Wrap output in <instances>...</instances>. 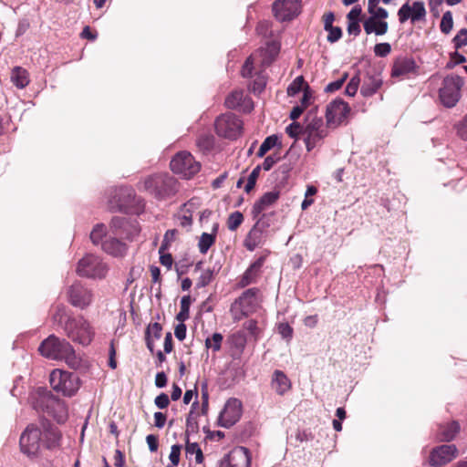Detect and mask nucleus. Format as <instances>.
Wrapping results in <instances>:
<instances>
[{"mask_svg":"<svg viewBox=\"0 0 467 467\" xmlns=\"http://www.w3.org/2000/svg\"><path fill=\"white\" fill-rule=\"evenodd\" d=\"M42 356L55 360H64L70 368H78L80 359L77 357L72 346L64 338L55 335L49 336L38 348Z\"/></svg>","mask_w":467,"mask_h":467,"instance_id":"f257e3e1","label":"nucleus"},{"mask_svg":"<svg viewBox=\"0 0 467 467\" xmlns=\"http://www.w3.org/2000/svg\"><path fill=\"white\" fill-rule=\"evenodd\" d=\"M141 187L158 200L173 196L178 192L177 181L168 174H155L145 179Z\"/></svg>","mask_w":467,"mask_h":467,"instance_id":"f03ea898","label":"nucleus"},{"mask_svg":"<svg viewBox=\"0 0 467 467\" xmlns=\"http://www.w3.org/2000/svg\"><path fill=\"white\" fill-rule=\"evenodd\" d=\"M303 136L307 151H311L314 148L319 146L327 136V130L322 118L308 114L306 118Z\"/></svg>","mask_w":467,"mask_h":467,"instance_id":"7ed1b4c3","label":"nucleus"},{"mask_svg":"<svg viewBox=\"0 0 467 467\" xmlns=\"http://www.w3.org/2000/svg\"><path fill=\"white\" fill-rule=\"evenodd\" d=\"M64 330L72 341L83 346L88 345L94 337L93 328L83 317L67 318Z\"/></svg>","mask_w":467,"mask_h":467,"instance_id":"20e7f679","label":"nucleus"},{"mask_svg":"<svg viewBox=\"0 0 467 467\" xmlns=\"http://www.w3.org/2000/svg\"><path fill=\"white\" fill-rule=\"evenodd\" d=\"M52 389L64 396H73L79 388L78 378L75 373L54 369L49 377Z\"/></svg>","mask_w":467,"mask_h":467,"instance_id":"39448f33","label":"nucleus"},{"mask_svg":"<svg viewBox=\"0 0 467 467\" xmlns=\"http://www.w3.org/2000/svg\"><path fill=\"white\" fill-rule=\"evenodd\" d=\"M257 293V288H249L232 304L230 312L234 320L239 321L255 310Z\"/></svg>","mask_w":467,"mask_h":467,"instance_id":"423d86ee","label":"nucleus"},{"mask_svg":"<svg viewBox=\"0 0 467 467\" xmlns=\"http://www.w3.org/2000/svg\"><path fill=\"white\" fill-rule=\"evenodd\" d=\"M171 169L174 173L190 179L199 172L201 164L196 161L193 156L187 151L177 153L171 161Z\"/></svg>","mask_w":467,"mask_h":467,"instance_id":"0eeeda50","label":"nucleus"},{"mask_svg":"<svg viewBox=\"0 0 467 467\" xmlns=\"http://www.w3.org/2000/svg\"><path fill=\"white\" fill-rule=\"evenodd\" d=\"M108 272L107 265L94 254H87L78 263L77 273L88 278H103Z\"/></svg>","mask_w":467,"mask_h":467,"instance_id":"6e6552de","label":"nucleus"},{"mask_svg":"<svg viewBox=\"0 0 467 467\" xmlns=\"http://www.w3.org/2000/svg\"><path fill=\"white\" fill-rule=\"evenodd\" d=\"M463 80L459 76H447L440 88V99L447 108H452L461 98V88Z\"/></svg>","mask_w":467,"mask_h":467,"instance_id":"1a4fd4ad","label":"nucleus"},{"mask_svg":"<svg viewBox=\"0 0 467 467\" xmlns=\"http://www.w3.org/2000/svg\"><path fill=\"white\" fill-rule=\"evenodd\" d=\"M242 129V120L232 113L223 114L215 120V130L221 137L234 140L241 135Z\"/></svg>","mask_w":467,"mask_h":467,"instance_id":"9d476101","label":"nucleus"},{"mask_svg":"<svg viewBox=\"0 0 467 467\" xmlns=\"http://www.w3.org/2000/svg\"><path fill=\"white\" fill-rule=\"evenodd\" d=\"M42 432L34 425H29L21 434L19 444L23 453L35 456L40 449Z\"/></svg>","mask_w":467,"mask_h":467,"instance_id":"9b49d317","label":"nucleus"},{"mask_svg":"<svg viewBox=\"0 0 467 467\" xmlns=\"http://www.w3.org/2000/svg\"><path fill=\"white\" fill-rule=\"evenodd\" d=\"M350 111L348 105L342 99H335L327 106V126L336 128L340 125Z\"/></svg>","mask_w":467,"mask_h":467,"instance_id":"f8f14e48","label":"nucleus"},{"mask_svg":"<svg viewBox=\"0 0 467 467\" xmlns=\"http://www.w3.org/2000/svg\"><path fill=\"white\" fill-rule=\"evenodd\" d=\"M110 230L113 234L128 240H132L140 233V228L136 222L122 216H115L112 218Z\"/></svg>","mask_w":467,"mask_h":467,"instance_id":"ddd939ff","label":"nucleus"},{"mask_svg":"<svg viewBox=\"0 0 467 467\" xmlns=\"http://www.w3.org/2000/svg\"><path fill=\"white\" fill-rule=\"evenodd\" d=\"M242 415V403L239 400L229 399L219 416V425L223 428H230L235 424Z\"/></svg>","mask_w":467,"mask_h":467,"instance_id":"4468645a","label":"nucleus"},{"mask_svg":"<svg viewBox=\"0 0 467 467\" xmlns=\"http://www.w3.org/2000/svg\"><path fill=\"white\" fill-rule=\"evenodd\" d=\"M299 0H276L273 4L275 16L280 21L291 20L299 14Z\"/></svg>","mask_w":467,"mask_h":467,"instance_id":"2eb2a0df","label":"nucleus"},{"mask_svg":"<svg viewBox=\"0 0 467 467\" xmlns=\"http://www.w3.org/2000/svg\"><path fill=\"white\" fill-rule=\"evenodd\" d=\"M426 16V9L424 3L416 1L410 5L409 3L404 4L398 11V17L400 23L403 24L410 19L411 23L423 20Z\"/></svg>","mask_w":467,"mask_h":467,"instance_id":"dca6fc26","label":"nucleus"},{"mask_svg":"<svg viewBox=\"0 0 467 467\" xmlns=\"http://www.w3.org/2000/svg\"><path fill=\"white\" fill-rule=\"evenodd\" d=\"M41 404L45 406L47 411L53 415L58 422H64L66 420L67 412L65 404L55 398L49 391H42Z\"/></svg>","mask_w":467,"mask_h":467,"instance_id":"f3484780","label":"nucleus"},{"mask_svg":"<svg viewBox=\"0 0 467 467\" xmlns=\"http://www.w3.org/2000/svg\"><path fill=\"white\" fill-rule=\"evenodd\" d=\"M250 465L251 457L248 449L237 447L221 461L219 467H250Z\"/></svg>","mask_w":467,"mask_h":467,"instance_id":"a211bd4d","label":"nucleus"},{"mask_svg":"<svg viewBox=\"0 0 467 467\" xmlns=\"http://www.w3.org/2000/svg\"><path fill=\"white\" fill-rule=\"evenodd\" d=\"M455 445H441L434 448L430 454L429 463L431 466H441L452 461L457 456Z\"/></svg>","mask_w":467,"mask_h":467,"instance_id":"6ab92c4d","label":"nucleus"},{"mask_svg":"<svg viewBox=\"0 0 467 467\" xmlns=\"http://www.w3.org/2000/svg\"><path fill=\"white\" fill-rule=\"evenodd\" d=\"M69 302L77 307L85 308L92 301V293L79 283L73 284L68 289Z\"/></svg>","mask_w":467,"mask_h":467,"instance_id":"aec40b11","label":"nucleus"},{"mask_svg":"<svg viewBox=\"0 0 467 467\" xmlns=\"http://www.w3.org/2000/svg\"><path fill=\"white\" fill-rule=\"evenodd\" d=\"M265 241V227L261 225L260 219L249 231L247 236L244 241V244L249 251H254L256 247L263 244Z\"/></svg>","mask_w":467,"mask_h":467,"instance_id":"412c9836","label":"nucleus"},{"mask_svg":"<svg viewBox=\"0 0 467 467\" xmlns=\"http://www.w3.org/2000/svg\"><path fill=\"white\" fill-rule=\"evenodd\" d=\"M225 105L229 109H242L250 111L253 109L252 101L243 90L233 91L225 99Z\"/></svg>","mask_w":467,"mask_h":467,"instance_id":"4be33fe9","label":"nucleus"},{"mask_svg":"<svg viewBox=\"0 0 467 467\" xmlns=\"http://www.w3.org/2000/svg\"><path fill=\"white\" fill-rule=\"evenodd\" d=\"M279 191L265 192L253 206L252 215L254 219H258L263 211L273 205L279 198Z\"/></svg>","mask_w":467,"mask_h":467,"instance_id":"5701e85b","label":"nucleus"},{"mask_svg":"<svg viewBox=\"0 0 467 467\" xmlns=\"http://www.w3.org/2000/svg\"><path fill=\"white\" fill-rule=\"evenodd\" d=\"M101 247L104 252L114 256L122 257L127 253L126 244L120 242L117 238H109L101 243Z\"/></svg>","mask_w":467,"mask_h":467,"instance_id":"b1692460","label":"nucleus"},{"mask_svg":"<svg viewBox=\"0 0 467 467\" xmlns=\"http://www.w3.org/2000/svg\"><path fill=\"white\" fill-rule=\"evenodd\" d=\"M272 389L278 394L284 395L291 388L290 379L281 370H275L271 380Z\"/></svg>","mask_w":467,"mask_h":467,"instance_id":"393cba45","label":"nucleus"},{"mask_svg":"<svg viewBox=\"0 0 467 467\" xmlns=\"http://www.w3.org/2000/svg\"><path fill=\"white\" fill-rule=\"evenodd\" d=\"M382 85V78L379 74H367L361 86L360 93L364 97L374 95Z\"/></svg>","mask_w":467,"mask_h":467,"instance_id":"a878e982","label":"nucleus"},{"mask_svg":"<svg viewBox=\"0 0 467 467\" xmlns=\"http://www.w3.org/2000/svg\"><path fill=\"white\" fill-rule=\"evenodd\" d=\"M363 27L368 35L374 33L377 36H382L388 32L389 24L386 21L369 16L364 21Z\"/></svg>","mask_w":467,"mask_h":467,"instance_id":"bb28decb","label":"nucleus"},{"mask_svg":"<svg viewBox=\"0 0 467 467\" xmlns=\"http://www.w3.org/2000/svg\"><path fill=\"white\" fill-rule=\"evenodd\" d=\"M414 68L415 62L413 59L409 57H399L393 63L391 76L401 77L412 72Z\"/></svg>","mask_w":467,"mask_h":467,"instance_id":"cd10ccee","label":"nucleus"},{"mask_svg":"<svg viewBox=\"0 0 467 467\" xmlns=\"http://www.w3.org/2000/svg\"><path fill=\"white\" fill-rule=\"evenodd\" d=\"M264 261H265L264 257L258 258L244 272V274L243 275V276L240 280V285L242 287L247 286L248 285L255 282V280L259 275V272L264 265Z\"/></svg>","mask_w":467,"mask_h":467,"instance_id":"c85d7f7f","label":"nucleus"},{"mask_svg":"<svg viewBox=\"0 0 467 467\" xmlns=\"http://www.w3.org/2000/svg\"><path fill=\"white\" fill-rule=\"evenodd\" d=\"M218 228L219 224L216 223L213 225L211 234H202L198 242V248L201 254H205L210 247L215 243Z\"/></svg>","mask_w":467,"mask_h":467,"instance_id":"c756f323","label":"nucleus"},{"mask_svg":"<svg viewBox=\"0 0 467 467\" xmlns=\"http://www.w3.org/2000/svg\"><path fill=\"white\" fill-rule=\"evenodd\" d=\"M10 79L17 88H25L29 84V74L21 67H15L11 71Z\"/></svg>","mask_w":467,"mask_h":467,"instance_id":"7c9ffc66","label":"nucleus"},{"mask_svg":"<svg viewBox=\"0 0 467 467\" xmlns=\"http://www.w3.org/2000/svg\"><path fill=\"white\" fill-rule=\"evenodd\" d=\"M194 207V203L192 202H189L181 208L180 212L177 213L176 218L178 224L182 227H191L192 223V210Z\"/></svg>","mask_w":467,"mask_h":467,"instance_id":"2f4dec72","label":"nucleus"},{"mask_svg":"<svg viewBox=\"0 0 467 467\" xmlns=\"http://www.w3.org/2000/svg\"><path fill=\"white\" fill-rule=\"evenodd\" d=\"M459 431V423L457 421H451L446 425H441L438 435L441 441H450L455 438Z\"/></svg>","mask_w":467,"mask_h":467,"instance_id":"473e14b6","label":"nucleus"},{"mask_svg":"<svg viewBox=\"0 0 467 467\" xmlns=\"http://www.w3.org/2000/svg\"><path fill=\"white\" fill-rule=\"evenodd\" d=\"M230 344L232 349V356L234 358H238L243 353L245 345L246 338L244 334L238 332L231 336Z\"/></svg>","mask_w":467,"mask_h":467,"instance_id":"72a5a7b5","label":"nucleus"},{"mask_svg":"<svg viewBox=\"0 0 467 467\" xmlns=\"http://www.w3.org/2000/svg\"><path fill=\"white\" fill-rule=\"evenodd\" d=\"M192 299L190 296H183L181 299V309L176 316V319L179 322H184L190 317V306Z\"/></svg>","mask_w":467,"mask_h":467,"instance_id":"f704fd0d","label":"nucleus"},{"mask_svg":"<svg viewBox=\"0 0 467 467\" xmlns=\"http://www.w3.org/2000/svg\"><path fill=\"white\" fill-rule=\"evenodd\" d=\"M223 340V337L221 333H213L205 339V347L208 349H212L213 352H217L221 349Z\"/></svg>","mask_w":467,"mask_h":467,"instance_id":"c9c22d12","label":"nucleus"},{"mask_svg":"<svg viewBox=\"0 0 467 467\" xmlns=\"http://www.w3.org/2000/svg\"><path fill=\"white\" fill-rule=\"evenodd\" d=\"M107 229L106 225L103 223L96 224L91 233H90V240L94 244H99L102 242V238L106 235Z\"/></svg>","mask_w":467,"mask_h":467,"instance_id":"e433bc0d","label":"nucleus"},{"mask_svg":"<svg viewBox=\"0 0 467 467\" xmlns=\"http://www.w3.org/2000/svg\"><path fill=\"white\" fill-rule=\"evenodd\" d=\"M278 143V137L276 135L268 136L261 144L257 156L262 158L265 155L267 151H269L272 148H274Z\"/></svg>","mask_w":467,"mask_h":467,"instance_id":"4c0bfd02","label":"nucleus"},{"mask_svg":"<svg viewBox=\"0 0 467 467\" xmlns=\"http://www.w3.org/2000/svg\"><path fill=\"white\" fill-rule=\"evenodd\" d=\"M185 451L186 454H195V461L197 463H202L203 462V454L197 442H190L189 440H187Z\"/></svg>","mask_w":467,"mask_h":467,"instance_id":"58836bf2","label":"nucleus"},{"mask_svg":"<svg viewBox=\"0 0 467 467\" xmlns=\"http://www.w3.org/2000/svg\"><path fill=\"white\" fill-rule=\"evenodd\" d=\"M453 27V18L451 11H446L441 21L440 28L443 34H449Z\"/></svg>","mask_w":467,"mask_h":467,"instance_id":"ea45409f","label":"nucleus"},{"mask_svg":"<svg viewBox=\"0 0 467 467\" xmlns=\"http://www.w3.org/2000/svg\"><path fill=\"white\" fill-rule=\"evenodd\" d=\"M244 216L240 212L232 213L227 219V227L230 231H235L243 223Z\"/></svg>","mask_w":467,"mask_h":467,"instance_id":"a19ab883","label":"nucleus"},{"mask_svg":"<svg viewBox=\"0 0 467 467\" xmlns=\"http://www.w3.org/2000/svg\"><path fill=\"white\" fill-rule=\"evenodd\" d=\"M178 234V231L176 229H171V230H168L164 236H163V240H162V243L160 246V249H159V253L161 254L163 252H165L166 250H168V248L170 247L171 244L175 240L176 238V234Z\"/></svg>","mask_w":467,"mask_h":467,"instance_id":"79ce46f5","label":"nucleus"},{"mask_svg":"<svg viewBox=\"0 0 467 467\" xmlns=\"http://www.w3.org/2000/svg\"><path fill=\"white\" fill-rule=\"evenodd\" d=\"M67 318H72L69 317L66 311V307L62 305L57 306L56 310L53 314V320L58 324L66 325Z\"/></svg>","mask_w":467,"mask_h":467,"instance_id":"37998d69","label":"nucleus"},{"mask_svg":"<svg viewBox=\"0 0 467 467\" xmlns=\"http://www.w3.org/2000/svg\"><path fill=\"white\" fill-rule=\"evenodd\" d=\"M452 43L455 49H460L462 47L467 46V28L461 29L453 37Z\"/></svg>","mask_w":467,"mask_h":467,"instance_id":"c03bdc74","label":"nucleus"},{"mask_svg":"<svg viewBox=\"0 0 467 467\" xmlns=\"http://www.w3.org/2000/svg\"><path fill=\"white\" fill-rule=\"evenodd\" d=\"M304 82V78L302 76L296 77L287 88L288 96H295L301 91Z\"/></svg>","mask_w":467,"mask_h":467,"instance_id":"a18cd8bd","label":"nucleus"},{"mask_svg":"<svg viewBox=\"0 0 467 467\" xmlns=\"http://www.w3.org/2000/svg\"><path fill=\"white\" fill-rule=\"evenodd\" d=\"M213 278V271L211 269H205L202 272L197 281V287H204L208 285Z\"/></svg>","mask_w":467,"mask_h":467,"instance_id":"49530a36","label":"nucleus"},{"mask_svg":"<svg viewBox=\"0 0 467 467\" xmlns=\"http://www.w3.org/2000/svg\"><path fill=\"white\" fill-rule=\"evenodd\" d=\"M359 84H360L359 76L355 75L354 77H352L346 87V90H345L346 94L348 96L353 97L357 93Z\"/></svg>","mask_w":467,"mask_h":467,"instance_id":"de8ad7c7","label":"nucleus"},{"mask_svg":"<svg viewBox=\"0 0 467 467\" xmlns=\"http://www.w3.org/2000/svg\"><path fill=\"white\" fill-rule=\"evenodd\" d=\"M368 12L370 15V17L385 20L389 16V12L383 8L378 5L373 6L372 8L368 7Z\"/></svg>","mask_w":467,"mask_h":467,"instance_id":"09e8293b","label":"nucleus"},{"mask_svg":"<svg viewBox=\"0 0 467 467\" xmlns=\"http://www.w3.org/2000/svg\"><path fill=\"white\" fill-rule=\"evenodd\" d=\"M45 437L47 439V446L51 448L57 444L61 435L57 430L51 429L46 431Z\"/></svg>","mask_w":467,"mask_h":467,"instance_id":"8fccbe9b","label":"nucleus"},{"mask_svg":"<svg viewBox=\"0 0 467 467\" xmlns=\"http://www.w3.org/2000/svg\"><path fill=\"white\" fill-rule=\"evenodd\" d=\"M161 326L159 323L155 322L153 324H150L147 327L146 337L159 339L161 336Z\"/></svg>","mask_w":467,"mask_h":467,"instance_id":"3c124183","label":"nucleus"},{"mask_svg":"<svg viewBox=\"0 0 467 467\" xmlns=\"http://www.w3.org/2000/svg\"><path fill=\"white\" fill-rule=\"evenodd\" d=\"M260 170H261V167L260 166H256L252 171V172L249 174L246 185L244 187V191L246 192H249L254 187L256 180H257V178L259 176Z\"/></svg>","mask_w":467,"mask_h":467,"instance_id":"603ef678","label":"nucleus"},{"mask_svg":"<svg viewBox=\"0 0 467 467\" xmlns=\"http://www.w3.org/2000/svg\"><path fill=\"white\" fill-rule=\"evenodd\" d=\"M391 52V46L389 43H379L375 45L374 53L377 57H385Z\"/></svg>","mask_w":467,"mask_h":467,"instance_id":"864d4df0","label":"nucleus"},{"mask_svg":"<svg viewBox=\"0 0 467 467\" xmlns=\"http://www.w3.org/2000/svg\"><path fill=\"white\" fill-rule=\"evenodd\" d=\"M181 450H182V445L174 444L171 446L169 459H170L172 466H177L179 464Z\"/></svg>","mask_w":467,"mask_h":467,"instance_id":"5fc2aeb1","label":"nucleus"},{"mask_svg":"<svg viewBox=\"0 0 467 467\" xmlns=\"http://www.w3.org/2000/svg\"><path fill=\"white\" fill-rule=\"evenodd\" d=\"M347 78H348V74L344 73L343 76L339 79L327 84V87L325 88V91L334 92V91L338 90L343 86V84Z\"/></svg>","mask_w":467,"mask_h":467,"instance_id":"6e6d98bb","label":"nucleus"},{"mask_svg":"<svg viewBox=\"0 0 467 467\" xmlns=\"http://www.w3.org/2000/svg\"><path fill=\"white\" fill-rule=\"evenodd\" d=\"M278 333L282 336L283 338L286 340H290L293 336V328L289 326L288 323H280L278 325Z\"/></svg>","mask_w":467,"mask_h":467,"instance_id":"4d7b16f0","label":"nucleus"},{"mask_svg":"<svg viewBox=\"0 0 467 467\" xmlns=\"http://www.w3.org/2000/svg\"><path fill=\"white\" fill-rule=\"evenodd\" d=\"M303 130H304V127H301L299 123H296V122H293L291 123L290 125H288L285 129L286 130V133L292 137V138H296L297 137L299 134H302L303 135Z\"/></svg>","mask_w":467,"mask_h":467,"instance_id":"13d9d810","label":"nucleus"},{"mask_svg":"<svg viewBox=\"0 0 467 467\" xmlns=\"http://www.w3.org/2000/svg\"><path fill=\"white\" fill-rule=\"evenodd\" d=\"M325 30L328 32L327 38V41L330 43H334V42L337 41L342 36L341 28L337 27V26H332L329 29H325Z\"/></svg>","mask_w":467,"mask_h":467,"instance_id":"bf43d9fd","label":"nucleus"},{"mask_svg":"<svg viewBox=\"0 0 467 467\" xmlns=\"http://www.w3.org/2000/svg\"><path fill=\"white\" fill-rule=\"evenodd\" d=\"M253 64H254V60H253V57L251 56L245 60V62L243 66L241 73L244 78H250L252 76Z\"/></svg>","mask_w":467,"mask_h":467,"instance_id":"052dcab7","label":"nucleus"},{"mask_svg":"<svg viewBox=\"0 0 467 467\" xmlns=\"http://www.w3.org/2000/svg\"><path fill=\"white\" fill-rule=\"evenodd\" d=\"M457 133L459 137L467 141V114L463 119L459 123L457 128Z\"/></svg>","mask_w":467,"mask_h":467,"instance_id":"680f3d73","label":"nucleus"},{"mask_svg":"<svg viewBox=\"0 0 467 467\" xmlns=\"http://www.w3.org/2000/svg\"><path fill=\"white\" fill-rule=\"evenodd\" d=\"M154 403L160 409L167 408L170 403L168 395L165 393H161L155 398Z\"/></svg>","mask_w":467,"mask_h":467,"instance_id":"e2e57ef3","label":"nucleus"},{"mask_svg":"<svg viewBox=\"0 0 467 467\" xmlns=\"http://www.w3.org/2000/svg\"><path fill=\"white\" fill-rule=\"evenodd\" d=\"M174 335L180 341H182L186 337V326L183 322H180L174 329Z\"/></svg>","mask_w":467,"mask_h":467,"instance_id":"0e129e2a","label":"nucleus"},{"mask_svg":"<svg viewBox=\"0 0 467 467\" xmlns=\"http://www.w3.org/2000/svg\"><path fill=\"white\" fill-rule=\"evenodd\" d=\"M146 441L149 446V450L151 452H155L158 450V437L153 434H149L146 437Z\"/></svg>","mask_w":467,"mask_h":467,"instance_id":"69168bd1","label":"nucleus"},{"mask_svg":"<svg viewBox=\"0 0 467 467\" xmlns=\"http://www.w3.org/2000/svg\"><path fill=\"white\" fill-rule=\"evenodd\" d=\"M279 158H277L275 155H269L267 156L264 162H263V169L265 171H269L272 169V167L277 162Z\"/></svg>","mask_w":467,"mask_h":467,"instance_id":"338daca9","label":"nucleus"},{"mask_svg":"<svg viewBox=\"0 0 467 467\" xmlns=\"http://www.w3.org/2000/svg\"><path fill=\"white\" fill-rule=\"evenodd\" d=\"M361 11L362 9L360 6H354L347 16L348 22L358 21Z\"/></svg>","mask_w":467,"mask_h":467,"instance_id":"774afa93","label":"nucleus"}]
</instances>
